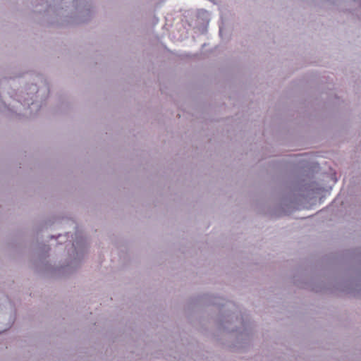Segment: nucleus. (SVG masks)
<instances>
[{
	"label": "nucleus",
	"instance_id": "7ed1b4c3",
	"mask_svg": "<svg viewBox=\"0 0 361 361\" xmlns=\"http://www.w3.org/2000/svg\"><path fill=\"white\" fill-rule=\"evenodd\" d=\"M79 267V264L78 262L74 263V267L71 265H68L63 268V271L67 274H71L78 267Z\"/></svg>",
	"mask_w": 361,
	"mask_h": 361
},
{
	"label": "nucleus",
	"instance_id": "423d86ee",
	"mask_svg": "<svg viewBox=\"0 0 361 361\" xmlns=\"http://www.w3.org/2000/svg\"><path fill=\"white\" fill-rule=\"evenodd\" d=\"M214 305H221L220 303H217V302H214Z\"/></svg>",
	"mask_w": 361,
	"mask_h": 361
},
{
	"label": "nucleus",
	"instance_id": "39448f33",
	"mask_svg": "<svg viewBox=\"0 0 361 361\" xmlns=\"http://www.w3.org/2000/svg\"><path fill=\"white\" fill-rule=\"evenodd\" d=\"M36 90H37L36 86H35V85H34V86H32V90H33L34 92H35V91H36Z\"/></svg>",
	"mask_w": 361,
	"mask_h": 361
},
{
	"label": "nucleus",
	"instance_id": "20e7f679",
	"mask_svg": "<svg viewBox=\"0 0 361 361\" xmlns=\"http://www.w3.org/2000/svg\"><path fill=\"white\" fill-rule=\"evenodd\" d=\"M224 306L226 307L228 309H231L235 307V305L232 303L231 302H226Z\"/></svg>",
	"mask_w": 361,
	"mask_h": 361
},
{
	"label": "nucleus",
	"instance_id": "f257e3e1",
	"mask_svg": "<svg viewBox=\"0 0 361 361\" xmlns=\"http://www.w3.org/2000/svg\"><path fill=\"white\" fill-rule=\"evenodd\" d=\"M35 12L46 13L51 24L66 25L86 22L93 11L90 0H47L35 5Z\"/></svg>",
	"mask_w": 361,
	"mask_h": 361
},
{
	"label": "nucleus",
	"instance_id": "f03ea898",
	"mask_svg": "<svg viewBox=\"0 0 361 361\" xmlns=\"http://www.w3.org/2000/svg\"><path fill=\"white\" fill-rule=\"evenodd\" d=\"M225 319L222 321V326L223 328L227 329L230 331H237V329H234L233 327H230L227 324L233 322V319L235 318L236 320H238V318L236 316L234 315V313L232 314H228L226 316H224Z\"/></svg>",
	"mask_w": 361,
	"mask_h": 361
}]
</instances>
